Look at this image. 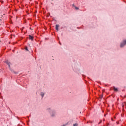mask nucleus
<instances>
[{"instance_id":"obj_3","label":"nucleus","mask_w":126,"mask_h":126,"mask_svg":"<svg viewBox=\"0 0 126 126\" xmlns=\"http://www.w3.org/2000/svg\"><path fill=\"white\" fill-rule=\"evenodd\" d=\"M6 63L9 66V68L10 69V63L8 61H6Z\"/></svg>"},{"instance_id":"obj_9","label":"nucleus","mask_w":126,"mask_h":126,"mask_svg":"<svg viewBox=\"0 0 126 126\" xmlns=\"http://www.w3.org/2000/svg\"><path fill=\"white\" fill-rule=\"evenodd\" d=\"M125 106H126V103H124L122 104V107L123 108H124V107H125Z\"/></svg>"},{"instance_id":"obj_14","label":"nucleus","mask_w":126,"mask_h":126,"mask_svg":"<svg viewBox=\"0 0 126 126\" xmlns=\"http://www.w3.org/2000/svg\"><path fill=\"white\" fill-rule=\"evenodd\" d=\"M117 124H119V122H117Z\"/></svg>"},{"instance_id":"obj_6","label":"nucleus","mask_w":126,"mask_h":126,"mask_svg":"<svg viewBox=\"0 0 126 126\" xmlns=\"http://www.w3.org/2000/svg\"><path fill=\"white\" fill-rule=\"evenodd\" d=\"M56 29L57 31H59V25H56Z\"/></svg>"},{"instance_id":"obj_7","label":"nucleus","mask_w":126,"mask_h":126,"mask_svg":"<svg viewBox=\"0 0 126 126\" xmlns=\"http://www.w3.org/2000/svg\"><path fill=\"white\" fill-rule=\"evenodd\" d=\"M113 89H114V90L115 91H118V88H116V87H114Z\"/></svg>"},{"instance_id":"obj_11","label":"nucleus","mask_w":126,"mask_h":126,"mask_svg":"<svg viewBox=\"0 0 126 126\" xmlns=\"http://www.w3.org/2000/svg\"><path fill=\"white\" fill-rule=\"evenodd\" d=\"M75 9H76L77 10L79 9L78 7H75Z\"/></svg>"},{"instance_id":"obj_4","label":"nucleus","mask_w":126,"mask_h":126,"mask_svg":"<svg viewBox=\"0 0 126 126\" xmlns=\"http://www.w3.org/2000/svg\"><path fill=\"white\" fill-rule=\"evenodd\" d=\"M30 40L33 41L34 40V37L32 35H29Z\"/></svg>"},{"instance_id":"obj_5","label":"nucleus","mask_w":126,"mask_h":126,"mask_svg":"<svg viewBox=\"0 0 126 126\" xmlns=\"http://www.w3.org/2000/svg\"><path fill=\"white\" fill-rule=\"evenodd\" d=\"M44 95H45V93H44V92L41 93V96L42 98H44Z\"/></svg>"},{"instance_id":"obj_12","label":"nucleus","mask_w":126,"mask_h":126,"mask_svg":"<svg viewBox=\"0 0 126 126\" xmlns=\"http://www.w3.org/2000/svg\"><path fill=\"white\" fill-rule=\"evenodd\" d=\"M25 50H26V51H28V48H27V47H26Z\"/></svg>"},{"instance_id":"obj_2","label":"nucleus","mask_w":126,"mask_h":126,"mask_svg":"<svg viewBox=\"0 0 126 126\" xmlns=\"http://www.w3.org/2000/svg\"><path fill=\"white\" fill-rule=\"evenodd\" d=\"M125 45H126V40H124L123 43H121L120 44V47L123 48Z\"/></svg>"},{"instance_id":"obj_15","label":"nucleus","mask_w":126,"mask_h":126,"mask_svg":"<svg viewBox=\"0 0 126 126\" xmlns=\"http://www.w3.org/2000/svg\"><path fill=\"white\" fill-rule=\"evenodd\" d=\"M101 122H99V124H101Z\"/></svg>"},{"instance_id":"obj_1","label":"nucleus","mask_w":126,"mask_h":126,"mask_svg":"<svg viewBox=\"0 0 126 126\" xmlns=\"http://www.w3.org/2000/svg\"><path fill=\"white\" fill-rule=\"evenodd\" d=\"M47 111L50 113L51 117H55V116H56V111L51 110V108H48Z\"/></svg>"},{"instance_id":"obj_13","label":"nucleus","mask_w":126,"mask_h":126,"mask_svg":"<svg viewBox=\"0 0 126 126\" xmlns=\"http://www.w3.org/2000/svg\"><path fill=\"white\" fill-rule=\"evenodd\" d=\"M61 126H65V125H62Z\"/></svg>"},{"instance_id":"obj_10","label":"nucleus","mask_w":126,"mask_h":126,"mask_svg":"<svg viewBox=\"0 0 126 126\" xmlns=\"http://www.w3.org/2000/svg\"><path fill=\"white\" fill-rule=\"evenodd\" d=\"M100 99H103V94H102L101 95H100Z\"/></svg>"},{"instance_id":"obj_8","label":"nucleus","mask_w":126,"mask_h":126,"mask_svg":"<svg viewBox=\"0 0 126 126\" xmlns=\"http://www.w3.org/2000/svg\"><path fill=\"white\" fill-rule=\"evenodd\" d=\"M73 126H78V124L75 123L73 125Z\"/></svg>"}]
</instances>
